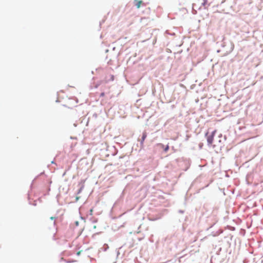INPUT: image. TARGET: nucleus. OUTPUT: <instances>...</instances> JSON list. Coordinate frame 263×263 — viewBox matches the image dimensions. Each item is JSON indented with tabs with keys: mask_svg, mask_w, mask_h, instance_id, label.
Wrapping results in <instances>:
<instances>
[{
	"mask_svg": "<svg viewBox=\"0 0 263 263\" xmlns=\"http://www.w3.org/2000/svg\"><path fill=\"white\" fill-rule=\"evenodd\" d=\"M216 133V130H214L212 132L211 135L209 136L207 138V141L209 145H211L213 143L214 140V136Z\"/></svg>",
	"mask_w": 263,
	"mask_h": 263,
	"instance_id": "f257e3e1",
	"label": "nucleus"
},
{
	"mask_svg": "<svg viewBox=\"0 0 263 263\" xmlns=\"http://www.w3.org/2000/svg\"><path fill=\"white\" fill-rule=\"evenodd\" d=\"M134 2H135V5L137 8H140L141 4H143V2L142 1L135 0Z\"/></svg>",
	"mask_w": 263,
	"mask_h": 263,
	"instance_id": "f03ea898",
	"label": "nucleus"
},
{
	"mask_svg": "<svg viewBox=\"0 0 263 263\" xmlns=\"http://www.w3.org/2000/svg\"><path fill=\"white\" fill-rule=\"evenodd\" d=\"M147 137V134L146 132H144L142 135V139H141V143H143Z\"/></svg>",
	"mask_w": 263,
	"mask_h": 263,
	"instance_id": "7ed1b4c3",
	"label": "nucleus"
},
{
	"mask_svg": "<svg viewBox=\"0 0 263 263\" xmlns=\"http://www.w3.org/2000/svg\"><path fill=\"white\" fill-rule=\"evenodd\" d=\"M73 102L74 103V104H76L77 103V102H74V101L72 100H69V102L68 103L67 105H65V106H66V107H68V108H72V106H70L69 105L71 104V102Z\"/></svg>",
	"mask_w": 263,
	"mask_h": 263,
	"instance_id": "20e7f679",
	"label": "nucleus"
},
{
	"mask_svg": "<svg viewBox=\"0 0 263 263\" xmlns=\"http://www.w3.org/2000/svg\"><path fill=\"white\" fill-rule=\"evenodd\" d=\"M168 149H169V146H168V145H166V146L165 147V148H164V151H165V152H167V151L168 150Z\"/></svg>",
	"mask_w": 263,
	"mask_h": 263,
	"instance_id": "39448f33",
	"label": "nucleus"
},
{
	"mask_svg": "<svg viewBox=\"0 0 263 263\" xmlns=\"http://www.w3.org/2000/svg\"><path fill=\"white\" fill-rule=\"evenodd\" d=\"M105 95V93L104 92H102L100 95L101 97H104Z\"/></svg>",
	"mask_w": 263,
	"mask_h": 263,
	"instance_id": "423d86ee",
	"label": "nucleus"
},
{
	"mask_svg": "<svg viewBox=\"0 0 263 263\" xmlns=\"http://www.w3.org/2000/svg\"><path fill=\"white\" fill-rule=\"evenodd\" d=\"M81 251H80L78 252L77 253V255H80V254H81Z\"/></svg>",
	"mask_w": 263,
	"mask_h": 263,
	"instance_id": "0eeeda50",
	"label": "nucleus"
},
{
	"mask_svg": "<svg viewBox=\"0 0 263 263\" xmlns=\"http://www.w3.org/2000/svg\"><path fill=\"white\" fill-rule=\"evenodd\" d=\"M54 218H55V217H50V219H54Z\"/></svg>",
	"mask_w": 263,
	"mask_h": 263,
	"instance_id": "6e6552de",
	"label": "nucleus"
}]
</instances>
